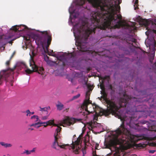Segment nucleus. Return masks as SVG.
Masks as SVG:
<instances>
[{"label":"nucleus","instance_id":"44","mask_svg":"<svg viewBox=\"0 0 156 156\" xmlns=\"http://www.w3.org/2000/svg\"><path fill=\"white\" fill-rule=\"evenodd\" d=\"M48 54L49 55L52 56L54 57H56L55 55V54H51L50 53H48Z\"/></svg>","mask_w":156,"mask_h":156},{"label":"nucleus","instance_id":"56","mask_svg":"<svg viewBox=\"0 0 156 156\" xmlns=\"http://www.w3.org/2000/svg\"><path fill=\"white\" fill-rule=\"evenodd\" d=\"M13 54L11 56V58H10V59H11L12 58V57H13Z\"/></svg>","mask_w":156,"mask_h":156},{"label":"nucleus","instance_id":"61","mask_svg":"<svg viewBox=\"0 0 156 156\" xmlns=\"http://www.w3.org/2000/svg\"><path fill=\"white\" fill-rule=\"evenodd\" d=\"M51 52H52V53L53 52V50H52V51H51Z\"/></svg>","mask_w":156,"mask_h":156},{"label":"nucleus","instance_id":"7","mask_svg":"<svg viewBox=\"0 0 156 156\" xmlns=\"http://www.w3.org/2000/svg\"><path fill=\"white\" fill-rule=\"evenodd\" d=\"M32 56L30 55V66L31 69L28 68L24 63L23 64L24 66L26 68L25 70V72L26 74H30L34 72H37L39 74L43 75L44 72V69L43 67H39L35 64V63L33 59V57L36 55V54L32 51Z\"/></svg>","mask_w":156,"mask_h":156},{"label":"nucleus","instance_id":"29","mask_svg":"<svg viewBox=\"0 0 156 156\" xmlns=\"http://www.w3.org/2000/svg\"><path fill=\"white\" fill-rule=\"evenodd\" d=\"M16 67V66H15L12 69H10V75H11V74H13V71L15 69V68Z\"/></svg>","mask_w":156,"mask_h":156},{"label":"nucleus","instance_id":"47","mask_svg":"<svg viewBox=\"0 0 156 156\" xmlns=\"http://www.w3.org/2000/svg\"><path fill=\"white\" fill-rule=\"evenodd\" d=\"M155 151H154V150H151L150 151L149 153H153L155 152Z\"/></svg>","mask_w":156,"mask_h":156},{"label":"nucleus","instance_id":"24","mask_svg":"<svg viewBox=\"0 0 156 156\" xmlns=\"http://www.w3.org/2000/svg\"><path fill=\"white\" fill-rule=\"evenodd\" d=\"M136 146L137 147H146V145L145 144H136Z\"/></svg>","mask_w":156,"mask_h":156},{"label":"nucleus","instance_id":"50","mask_svg":"<svg viewBox=\"0 0 156 156\" xmlns=\"http://www.w3.org/2000/svg\"><path fill=\"white\" fill-rule=\"evenodd\" d=\"M28 129L30 130H34V129L32 128H28Z\"/></svg>","mask_w":156,"mask_h":156},{"label":"nucleus","instance_id":"59","mask_svg":"<svg viewBox=\"0 0 156 156\" xmlns=\"http://www.w3.org/2000/svg\"><path fill=\"white\" fill-rule=\"evenodd\" d=\"M74 18H75L76 17V16L75 15H74Z\"/></svg>","mask_w":156,"mask_h":156},{"label":"nucleus","instance_id":"12","mask_svg":"<svg viewBox=\"0 0 156 156\" xmlns=\"http://www.w3.org/2000/svg\"><path fill=\"white\" fill-rule=\"evenodd\" d=\"M62 128L58 126L57 128L55 130V132L54 134V138L55 140V137H56V140L58 141V140L60 138L61 136L60 135V132Z\"/></svg>","mask_w":156,"mask_h":156},{"label":"nucleus","instance_id":"14","mask_svg":"<svg viewBox=\"0 0 156 156\" xmlns=\"http://www.w3.org/2000/svg\"><path fill=\"white\" fill-rule=\"evenodd\" d=\"M58 59L59 60L60 62H62L63 66H65L66 65V64L64 62L65 58L63 55L59 56Z\"/></svg>","mask_w":156,"mask_h":156},{"label":"nucleus","instance_id":"32","mask_svg":"<svg viewBox=\"0 0 156 156\" xmlns=\"http://www.w3.org/2000/svg\"><path fill=\"white\" fill-rule=\"evenodd\" d=\"M110 79V76H105L103 78L104 80H109Z\"/></svg>","mask_w":156,"mask_h":156},{"label":"nucleus","instance_id":"2","mask_svg":"<svg viewBox=\"0 0 156 156\" xmlns=\"http://www.w3.org/2000/svg\"><path fill=\"white\" fill-rule=\"evenodd\" d=\"M131 97L126 94H123L122 98H121L119 103L117 104L115 102L112 100H108L107 101L109 109L107 110H104L95 104H92L90 103L87 105V109H86L85 108H82L84 109L86 112V115H88L90 113L95 112L97 111H99V114L98 115L102 116L105 115L106 116L108 115L111 113L112 115L118 116L119 118L121 119V116L119 115V108L121 107H126L128 103L129 100L131 99Z\"/></svg>","mask_w":156,"mask_h":156},{"label":"nucleus","instance_id":"6","mask_svg":"<svg viewBox=\"0 0 156 156\" xmlns=\"http://www.w3.org/2000/svg\"><path fill=\"white\" fill-rule=\"evenodd\" d=\"M151 28V29H147V31L145 34L148 36L150 42L148 44L149 48L151 49L152 48L154 51L153 53H154L156 47V41L154 39L156 36V19L152 21Z\"/></svg>","mask_w":156,"mask_h":156},{"label":"nucleus","instance_id":"16","mask_svg":"<svg viewBox=\"0 0 156 156\" xmlns=\"http://www.w3.org/2000/svg\"><path fill=\"white\" fill-rule=\"evenodd\" d=\"M136 40L132 37H129L128 39H127V42L129 44L136 43Z\"/></svg>","mask_w":156,"mask_h":156},{"label":"nucleus","instance_id":"26","mask_svg":"<svg viewBox=\"0 0 156 156\" xmlns=\"http://www.w3.org/2000/svg\"><path fill=\"white\" fill-rule=\"evenodd\" d=\"M40 108L41 109L40 110V111L41 112L44 111L46 112V113H48V112L47 111V108H46L45 107L44 108H41V107H40Z\"/></svg>","mask_w":156,"mask_h":156},{"label":"nucleus","instance_id":"49","mask_svg":"<svg viewBox=\"0 0 156 156\" xmlns=\"http://www.w3.org/2000/svg\"><path fill=\"white\" fill-rule=\"evenodd\" d=\"M69 108H66V109L64 110V111H66V112H68V110H69Z\"/></svg>","mask_w":156,"mask_h":156},{"label":"nucleus","instance_id":"35","mask_svg":"<svg viewBox=\"0 0 156 156\" xmlns=\"http://www.w3.org/2000/svg\"><path fill=\"white\" fill-rule=\"evenodd\" d=\"M108 89H110L111 90H113V87L112 85L111 84H110L109 86Z\"/></svg>","mask_w":156,"mask_h":156},{"label":"nucleus","instance_id":"20","mask_svg":"<svg viewBox=\"0 0 156 156\" xmlns=\"http://www.w3.org/2000/svg\"><path fill=\"white\" fill-rule=\"evenodd\" d=\"M133 1L135 2L134 6L135 9H136L138 8V0H133Z\"/></svg>","mask_w":156,"mask_h":156},{"label":"nucleus","instance_id":"34","mask_svg":"<svg viewBox=\"0 0 156 156\" xmlns=\"http://www.w3.org/2000/svg\"><path fill=\"white\" fill-rule=\"evenodd\" d=\"M114 156H119V152H116L114 153Z\"/></svg>","mask_w":156,"mask_h":156},{"label":"nucleus","instance_id":"36","mask_svg":"<svg viewBox=\"0 0 156 156\" xmlns=\"http://www.w3.org/2000/svg\"><path fill=\"white\" fill-rule=\"evenodd\" d=\"M16 39V38H14V39H12L11 40L9 41L8 42V43H9V44H12V41H14Z\"/></svg>","mask_w":156,"mask_h":156},{"label":"nucleus","instance_id":"52","mask_svg":"<svg viewBox=\"0 0 156 156\" xmlns=\"http://www.w3.org/2000/svg\"><path fill=\"white\" fill-rule=\"evenodd\" d=\"M78 24L77 23H76V24L75 25V27H77L78 26Z\"/></svg>","mask_w":156,"mask_h":156},{"label":"nucleus","instance_id":"37","mask_svg":"<svg viewBox=\"0 0 156 156\" xmlns=\"http://www.w3.org/2000/svg\"><path fill=\"white\" fill-rule=\"evenodd\" d=\"M98 147H99V144L98 143L96 144L95 146V149H98Z\"/></svg>","mask_w":156,"mask_h":156},{"label":"nucleus","instance_id":"21","mask_svg":"<svg viewBox=\"0 0 156 156\" xmlns=\"http://www.w3.org/2000/svg\"><path fill=\"white\" fill-rule=\"evenodd\" d=\"M80 94H78L77 95L74 96L72 98L71 100L70 101H72L73 100L75 99H77L78 98H79L80 97Z\"/></svg>","mask_w":156,"mask_h":156},{"label":"nucleus","instance_id":"13","mask_svg":"<svg viewBox=\"0 0 156 156\" xmlns=\"http://www.w3.org/2000/svg\"><path fill=\"white\" fill-rule=\"evenodd\" d=\"M57 104L56 105L58 110L61 111L64 108V105L59 101H58Z\"/></svg>","mask_w":156,"mask_h":156},{"label":"nucleus","instance_id":"55","mask_svg":"<svg viewBox=\"0 0 156 156\" xmlns=\"http://www.w3.org/2000/svg\"><path fill=\"white\" fill-rule=\"evenodd\" d=\"M5 74H6V73H9V72L8 71L5 72Z\"/></svg>","mask_w":156,"mask_h":156},{"label":"nucleus","instance_id":"18","mask_svg":"<svg viewBox=\"0 0 156 156\" xmlns=\"http://www.w3.org/2000/svg\"><path fill=\"white\" fill-rule=\"evenodd\" d=\"M31 119H34V122H37L38 121L40 122V120L37 115H34L31 117Z\"/></svg>","mask_w":156,"mask_h":156},{"label":"nucleus","instance_id":"25","mask_svg":"<svg viewBox=\"0 0 156 156\" xmlns=\"http://www.w3.org/2000/svg\"><path fill=\"white\" fill-rule=\"evenodd\" d=\"M67 56L70 58H74L75 56L73 54V53H70L68 54Z\"/></svg>","mask_w":156,"mask_h":156},{"label":"nucleus","instance_id":"17","mask_svg":"<svg viewBox=\"0 0 156 156\" xmlns=\"http://www.w3.org/2000/svg\"><path fill=\"white\" fill-rule=\"evenodd\" d=\"M43 123H45L44 122H38L35 123H33L30 125V126H34L35 127H36L37 128H38L40 127L41 126V125H39L38 126H36L37 125H41Z\"/></svg>","mask_w":156,"mask_h":156},{"label":"nucleus","instance_id":"62","mask_svg":"<svg viewBox=\"0 0 156 156\" xmlns=\"http://www.w3.org/2000/svg\"><path fill=\"white\" fill-rule=\"evenodd\" d=\"M83 156H84V154H83Z\"/></svg>","mask_w":156,"mask_h":156},{"label":"nucleus","instance_id":"46","mask_svg":"<svg viewBox=\"0 0 156 156\" xmlns=\"http://www.w3.org/2000/svg\"><path fill=\"white\" fill-rule=\"evenodd\" d=\"M82 152H83V154H86V151L85 149L83 150Z\"/></svg>","mask_w":156,"mask_h":156},{"label":"nucleus","instance_id":"31","mask_svg":"<svg viewBox=\"0 0 156 156\" xmlns=\"http://www.w3.org/2000/svg\"><path fill=\"white\" fill-rule=\"evenodd\" d=\"M48 116H43L41 118V119L43 120H46L48 119Z\"/></svg>","mask_w":156,"mask_h":156},{"label":"nucleus","instance_id":"9","mask_svg":"<svg viewBox=\"0 0 156 156\" xmlns=\"http://www.w3.org/2000/svg\"><path fill=\"white\" fill-rule=\"evenodd\" d=\"M79 119L74 118H70L68 117L64 119L62 121V123L67 126H70L73 124L76 120L78 121Z\"/></svg>","mask_w":156,"mask_h":156},{"label":"nucleus","instance_id":"28","mask_svg":"<svg viewBox=\"0 0 156 156\" xmlns=\"http://www.w3.org/2000/svg\"><path fill=\"white\" fill-rule=\"evenodd\" d=\"M12 146V145L11 144L6 143L5 148L11 147Z\"/></svg>","mask_w":156,"mask_h":156},{"label":"nucleus","instance_id":"5","mask_svg":"<svg viewBox=\"0 0 156 156\" xmlns=\"http://www.w3.org/2000/svg\"><path fill=\"white\" fill-rule=\"evenodd\" d=\"M40 32L42 33V35L38 38V44L42 46L45 52H48V48L52 40L51 34L49 31H40Z\"/></svg>","mask_w":156,"mask_h":156},{"label":"nucleus","instance_id":"15","mask_svg":"<svg viewBox=\"0 0 156 156\" xmlns=\"http://www.w3.org/2000/svg\"><path fill=\"white\" fill-rule=\"evenodd\" d=\"M48 58H49V57L47 56H46V57H44V60L48 64L51 65H52V63H56V62L53 61H51V60H49Z\"/></svg>","mask_w":156,"mask_h":156},{"label":"nucleus","instance_id":"42","mask_svg":"<svg viewBox=\"0 0 156 156\" xmlns=\"http://www.w3.org/2000/svg\"><path fill=\"white\" fill-rule=\"evenodd\" d=\"M13 80H11L10 82V84L12 86H13Z\"/></svg>","mask_w":156,"mask_h":156},{"label":"nucleus","instance_id":"58","mask_svg":"<svg viewBox=\"0 0 156 156\" xmlns=\"http://www.w3.org/2000/svg\"><path fill=\"white\" fill-rule=\"evenodd\" d=\"M88 142V141H86V140H85L84 141V142H85V143H86L87 142Z\"/></svg>","mask_w":156,"mask_h":156},{"label":"nucleus","instance_id":"4","mask_svg":"<svg viewBox=\"0 0 156 156\" xmlns=\"http://www.w3.org/2000/svg\"><path fill=\"white\" fill-rule=\"evenodd\" d=\"M81 143L82 141H81V137L80 136L77 139L76 141L74 142L73 140L72 143L70 145L69 144H64L58 143L55 137V140H54V141L53 143L52 147L56 149H58L57 147L66 149L67 148V147H69V149H72L73 152L75 154H78L80 151Z\"/></svg>","mask_w":156,"mask_h":156},{"label":"nucleus","instance_id":"43","mask_svg":"<svg viewBox=\"0 0 156 156\" xmlns=\"http://www.w3.org/2000/svg\"><path fill=\"white\" fill-rule=\"evenodd\" d=\"M44 122L45 123H43V124H45L46 125H44V127H46V126H48V124L47 122Z\"/></svg>","mask_w":156,"mask_h":156},{"label":"nucleus","instance_id":"19","mask_svg":"<svg viewBox=\"0 0 156 156\" xmlns=\"http://www.w3.org/2000/svg\"><path fill=\"white\" fill-rule=\"evenodd\" d=\"M98 112H95V115H94L93 120L95 122L98 120V116H100L99 115H98L99 114V111Z\"/></svg>","mask_w":156,"mask_h":156},{"label":"nucleus","instance_id":"38","mask_svg":"<svg viewBox=\"0 0 156 156\" xmlns=\"http://www.w3.org/2000/svg\"><path fill=\"white\" fill-rule=\"evenodd\" d=\"M154 56H153V57L152 58H151L150 59V62L151 63H152L153 60L154 59Z\"/></svg>","mask_w":156,"mask_h":156},{"label":"nucleus","instance_id":"11","mask_svg":"<svg viewBox=\"0 0 156 156\" xmlns=\"http://www.w3.org/2000/svg\"><path fill=\"white\" fill-rule=\"evenodd\" d=\"M90 103H91V101L90 100V95L88 94V92H87L86 94V99L81 105V108H85L87 110V105Z\"/></svg>","mask_w":156,"mask_h":156},{"label":"nucleus","instance_id":"51","mask_svg":"<svg viewBox=\"0 0 156 156\" xmlns=\"http://www.w3.org/2000/svg\"><path fill=\"white\" fill-rule=\"evenodd\" d=\"M2 78V77H0V84H1L2 83V81H1V79Z\"/></svg>","mask_w":156,"mask_h":156},{"label":"nucleus","instance_id":"41","mask_svg":"<svg viewBox=\"0 0 156 156\" xmlns=\"http://www.w3.org/2000/svg\"><path fill=\"white\" fill-rule=\"evenodd\" d=\"M10 62V60L7 61L6 62V65L7 66L9 65V64Z\"/></svg>","mask_w":156,"mask_h":156},{"label":"nucleus","instance_id":"8","mask_svg":"<svg viewBox=\"0 0 156 156\" xmlns=\"http://www.w3.org/2000/svg\"><path fill=\"white\" fill-rule=\"evenodd\" d=\"M121 119V120L122 121V124L123 123L124 126L125 122H126V125H128L130 128L135 129H138L139 125L133 122V119H134V118L133 119L132 117H129L128 118L126 117L123 119ZM124 127H125L124 126Z\"/></svg>","mask_w":156,"mask_h":156},{"label":"nucleus","instance_id":"1","mask_svg":"<svg viewBox=\"0 0 156 156\" xmlns=\"http://www.w3.org/2000/svg\"><path fill=\"white\" fill-rule=\"evenodd\" d=\"M97 6H93L99 9V11L91 13L90 23H83L77 30L78 34L75 38L78 41V49L82 52H86L87 41L90 35L94 34L96 29L105 30L119 28L122 26V16L118 14L120 10L119 5L114 4L108 0H100Z\"/></svg>","mask_w":156,"mask_h":156},{"label":"nucleus","instance_id":"22","mask_svg":"<svg viewBox=\"0 0 156 156\" xmlns=\"http://www.w3.org/2000/svg\"><path fill=\"white\" fill-rule=\"evenodd\" d=\"M26 112L27 113V116H28V115L30 116V115H33L34 113V112H30L29 110H27L26 111Z\"/></svg>","mask_w":156,"mask_h":156},{"label":"nucleus","instance_id":"57","mask_svg":"<svg viewBox=\"0 0 156 156\" xmlns=\"http://www.w3.org/2000/svg\"><path fill=\"white\" fill-rule=\"evenodd\" d=\"M53 125H54V126H57V125H56V124H53Z\"/></svg>","mask_w":156,"mask_h":156},{"label":"nucleus","instance_id":"27","mask_svg":"<svg viewBox=\"0 0 156 156\" xmlns=\"http://www.w3.org/2000/svg\"><path fill=\"white\" fill-rule=\"evenodd\" d=\"M22 154H26L27 155L30 154L29 151L28 150H25L22 153Z\"/></svg>","mask_w":156,"mask_h":156},{"label":"nucleus","instance_id":"60","mask_svg":"<svg viewBox=\"0 0 156 156\" xmlns=\"http://www.w3.org/2000/svg\"><path fill=\"white\" fill-rule=\"evenodd\" d=\"M75 136H76V135H74L73 136V137H74Z\"/></svg>","mask_w":156,"mask_h":156},{"label":"nucleus","instance_id":"23","mask_svg":"<svg viewBox=\"0 0 156 156\" xmlns=\"http://www.w3.org/2000/svg\"><path fill=\"white\" fill-rule=\"evenodd\" d=\"M46 122H47L48 124V125H51L53 124L54 122V120H49Z\"/></svg>","mask_w":156,"mask_h":156},{"label":"nucleus","instance_id":"53","mask_svg":"<svg viewBox=\"0 0 156 156\" xmlns=\"http://www.w3.org/2000/svg\"><path fill=\"white\" fill-rule=\"evenodd\" d=\"M12 37H11L10 36H9L8 37V38H11Z\"/></svg>","mask_w":156,"mask_h":156},{"label":"nucleus","instance_id":"48","mask_svg":"<svg viewBox=\"0 0 156 156\" xmlns=\"http://www.w3.org/2000/svg\"><path fill=\"white\" fill-rule=\"evenodd\" d=\"M46 108H47V111L48 110L50 109V108L49 106H48L47 107H45Z\"/></svg>","mask_w":156,"mask_h":156},{"label":"nucleus","instance_id":"30","mask_svg":"<svg viewBox=\"0 0 156 156\" xmlns=\"http://www.w3.org/2000/svg\"><path fill=\"white\" fill-rule=\"evenodd\" d=\"M6 143L3 142H0V144L2 146H3L4 147H5Z\"/></svg>","mask_w":156,"mask_h":156},{"label":"nucleus","instance_id":"54","mask_svg":"<svg viewBox=\"0 0 156 156\" xmlns=\"http://www.w3.org/2000/svg\"><path fill=\"white\" fill-rule=\"evenodd\" d=\"M154 66H155V68H156V62H155V63L154 64Z\"/></svg>","mask_w":156,"mask_h":156},{"label":"nucleus","instance_id":"3","mask_svg":"<svg viewBox=\"0 0 156 156\" xmlns=\"http://www.w3.org/2000/svg\"><path fill=\"white\" fill-rule=\"evenodd\" d=\"M113 135L114 138L110 140V144L112 146L124 145L128 144L129 142H133L135 141L134 136L124 127L123 123L114 132Z\"/></svg>","mask_w":156,"mask_h":156},{"label":"nucleus","instance_id":"45","mask_svg":"<svg viewBox=\"0 0 156 156\" xmlns=\"http://www.w3.org/2000/svg\"><path fill=\"white\" fill-rule=\"evenodd\" d=\"M144 138V137L143 136H142V138H141V137H138V138L137 139V141L140 140H141L143 139Z\"/></svg>","mask_w":156,"mask_h":156},{"label":"nucleus","instance_id":"10","mask_svg":"<svg viewBox=\"0 0 156 156\" xmlns=\"http://www.w3.org/2000/svg\"><path fill=\"white\" fill-rule=\"evenodd\" d=\"M27 27L25 25H16L12 27L11 29L14 32H16L18 31H24L27 29Z\"/></svg>","mask_w":156,"mask_h":156},{"label":"nucleus","instance_id":"33","mask_svg":"<svg viewBox=\"0 0 156 156\" xmlns=\"http://www.w3.org/2000/svg\"><path fill=\"white\" fill-rule=\"evenodd\" d=\"M36 150V148H33V149L30 151H29L30 154L31 153L34 152Z\"/></svg>","mask_w":156,"mask_h":156},{"label":"nucleus","instance_id":"40","mask_svg":"<svg viewBox=\"0 0 156 156\" xmlns=\"http://www.w3.org/2000/svg\"><path fill=\"white\" fill-rule=\"evenodd\" d=\"M147 122V121H141V122L142 124H145Z\"/></svg>","mask_w":156,"mask_h":156},{"label":"nucleus","instance_id":"39","mask_svg":"<svg viewBox=\"0 0 156 156\" xmlns=\"http://www.w3.org/2000/svg\"><path fill=\"white\" fill-rule=\"evenodd\" d=\"M93 156H98L96 154V151H93Z\"/></svg>","mask_w":156,"mask_h":156}]
</instances>
